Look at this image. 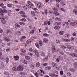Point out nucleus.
<instances>
[{
    "mask_svg": "<svg viewBox=\"0 0 77 77\" xmlns=\"http://www.w3.org/2000/svg\"><path fill=\"white\" fill-rule=\"evenodd\" d=\"M0 20H1L2 24H5L6 23V21L5 20V17H4V15H2L1 16L0 18Z\"/></svg>",
    "mask_w": 77,
    "mask_h": 77,
    "instance_id": "nucleus-1",
    "label": "nucleus"
},
{
    "mask_svg": "<svg viewBox=\"0 0 77 77\" xmlns=\"http://www.w3.org/2000/svg\"><path fill=\"white\" fill-rule=\"evenodd\" d=\"M24 69V67L21 66H19L17 68V70L18 71H22Z\"/></svg>",
    "mask_w": 77,
    "mask_h": 77,
    "instance_id": "nucleus-2",
    "label": "nucleus"
},
{
    "mask_svg": "<svg viewBox=\"0 0 77 77\" xmlns=\"http://www.w3.org/2000/svg\"><path fill=\"white\" fill-rule=\"evenodd\" d=\"M8 11L6 9H3V10H1L0 13L2 15V16L5 14V13H7Z\"/></svg>",
    "mask_w": 77,
    "mask_h": 77,
    "instance_id": "nucleus-3",
    "label": "nucleus"
},
{
    "mask_svg": "<svg viewBox=\"0 0 77 77\" xmlns=\"http://www.w3.org/2000/svg\"><path fill=\"white\" fill-rule=\"evenodd\" d=\"M70 55L71 56H72V57H77V54L75 53H71L70 54Z\"/></svg>",
    "mask_w": 77,
    "mask_h": 77,
    "instance_id": "nucleus-4",
    "label": "nucleus"
},
{
    "mask_svg": "<svg viewBox=\"0 0 77 77\" xmlns=\"http://www.w3.org/2000/svg\"><path fill=\"white\" fill-rule=\"evenodd\" d=\"M34 52L37 57H39V54L38 52L37 51H34Z\"/></svg>",
    "mask_w": 77,
    "mask_h": 77,
    "instance_id": "nucleus-5",
    "label": "nucleus"
},
{
    "mask_svg": "<svg viewBox=\"0 0 77 77\" xmlns=\"http://www.w3.org/2000/svg\"><path fill=\"white\" fill-rule=\"evenodd\" d=\"M52 51L53 53H54V52H55V51H56V48H55V46L54 45H53L52 46Z\"/></svg>",
    "mask_w": 77,
    "mask_h": 77,
    "instance_id": "nucleus-6",
    "label": "nucleus"
},
{
    "mask_svg": "<svg viewBox=\"0 0 77 77\" xmlns=\"http://www.w3.org/2000/svg\"><path fill=\"white\" fill-rule=\"evenodd\" d=\"M6 33L7 34V35L8 34V33H9V34H11V33H12V31H11V30L7 29L6 30Z\"/></svg>",
    "mask_w": 77,
    "mask_h": 77,
    "instance_id": "nucleus-7",
    "label": "nucleus"
},
{
    "mask_svg": "<svg viewBox=\"0 0 77 77\" xmlns=\"http://www.w3.org/2000/svg\"><path fill=\"white\" fill-rule=\"evenodd\" d=\"M32 39L30 38L26 42V43H27V44H30V43H31L32 42Z\"/></svg>",
    "mask_w": 77,
    "mask_h": 77,
    "instance_id": "nucleus-8",
    "label": "nucleus"
},
{
    "mask_svg": "<svg viewBox=\"0 0 77 77\" xmlns=\"http://www.w3.org/2000/svg\"><path fill=\"white\" fill-rule=\"evenodd\" d=\"M4 39L5 41H7V42H9V41H10V39L9 38L5 37L4 38Z\"/></svg>",
    "mask_w": 77,
    "mask_h": 77,
    "instance_id": "nucleus-9",
    "label": "nucleus"
},
{
    "mask_svg": "<svg viewBox=\"0 0 77 77\" xmlns=\"http://www.w3.org/2000/svg\"><path fill=\"white\" fill-rule=\"evenodd\" d=\"M16 34L17 35H18V36H20L21 35V33L20 31H17L16 32Z\"/></svg>",
    "mask_w": 77,
    "mask_h": 77,
    "instance_id": "nucleus-10",
    "label": "nucleus"
},
{
    "mask_svg": "<svg viewBox=\"0 0 77 77\" xmlns=\"http://www.w3.org/2000/svg\"><path fill=\"white\" fill-rule=\"evenodd\" d=\"M43 41L44 42L47 43L48 42V40L47 39L44 38L43 40Z\"/></svg>",
    "mask_w": 77,
    "mask_h": 77,
    "instance_id": "nucleus-11",
    "label": "nucleus"
},
{
    "mask_svg": "<svg viewBox=\"0 0 77 77\" xmlns=\"http://www.w3.org/2000/svg\"><path fill=\"white\" fill-rule=\"evenodd\" d=\"M74 47L73 46H68V49L69 50H72L74 48Z\"/></svg>",
    "mask_w": 77,
    "mask_h": 77,
    "instance_id": "nucleus-12",
    "label": "nucleus"
},
{
    "mask_svg": "<svg viewBox=\"0 0 77 77\" xmlns=\"http://www.w3.org/2000/svg\"><path fill=\"white\" fill-rule=\"evenodd\" d=\"M73 66L74 68H77V63L76 62H75L74 63Z\"/></svg>",
    "mask_w": 77,
    "mask_h": 77,
    "instance_id": "nucleus-13",
    "label": "nucleus"
},
{
    "mask_svg": "<svg viewBox=\"0 0 77 77\" xmlns=\"http://www.w3.org/2000/svg\"><path fill=\"white\" fill-rule=\"evenodd\" d=\"M15 26L17 28H20L21 27V26L17 23L15 24Z\"/></svg>",
    "mask_w": 77,
    "mask_h": 77,
    "instance_id": "nucleus-14",
    "label": "nucleus"
},
{
    "mask_svg": "<svg viewBox=\"0 0 77 77\" xmlns=\"http://www.w3.org/2000/svg\"><path fill=\"white\" fill-rule=\"evenodd\" d=\"M54 29H55V30H59V29H60V26H55L54 27Z\"/></svg>",
    "mask_w": 77,
    "mask_h": 77,
    "instance_id": "nucleus-15",
    "label": "nucleus"
},
{
    "mask_svg": "<svg viewBox=\"0 0 77 77\" xmlns=\"http://www.w3.org/2000/svg\"><path fill=\"white\" fill-rule=\"evenodd\" d=\"M38 8H41V3L40 2H38L37 4Z\"/></svg>",
    "mask_w": 77,
    "mask_h": 77,
    "instance_id": "nucleus-16",
    "label": "nucleus"
},
{
    "mask_svg": "<svg viewBox=\"0 0 77 77\" xmlns=\"http://www.w3.org/2000/svg\"><path fill=\"white\" fill-rule=\"evenodd\" d=\"M73 12H74V13H75V15H77V9H74L73 10Z\"/></svg>",
    "mask_w": 77,
    "mask_h": 77,
    "instance_id": "nucleus-17",
    "label": "nucleus"
},
{
    "mask_svg": "<svg viewBox=\"0 0 77 77\" xmlns=\"http://www.w3.org/2000/svg\"><path fill=\"white\" fill-rule=\"evenodd\" d=\"M31 14H32V16H35V13L33 11H31Z\"/></svg>",
    "mask_w": 77,
    "mask_h": 77,
    "instance_id": "nucleus-18",
    "label": "nucleus"
},
{
    "mask_svg": "<svg viewBox=\"0 0 77 77\" xmlns=\"http://www.w3.org/2000/svg\"><path fill=\"white\" fill-rule=\"evenodd\" d=\"M53 14H55V15H56V16L59 15V13H57V12H56V11H54V12Z\"/></svg>",
    "mask_w": 77,
    "mask_h": 77,
    "instance_id": "nucleus-19",
    "label": "nucleus"
},
{
    "mask_svg": "<svg viewBox=\"0 0 77 77\" xmlns=\"http://www.w3.org/2000/svg\"><path fill=\"white\" fill-rule=\"evenodd\" d=\"M70 70L72 72H75V69L73 68H70Z\"/></svg>",
    "mask_w": 77,
    "mask_h": 77,
    "instance_id": "nucleus-20",
    "label": "nucleus"
},
{
    "mask_svg": "<svg viewBox=\"0 0 77 77\" xmlns=\"http://www.w3.org/2000/svg\"><path fill=\"white\" fill-rule=\"evenodd\" d=\"M26 39V36H23L21 38V39H20V40L21 41H23V39Z\"/></svg>",
    "mask_w": 77,
    "mask_h": 77,
    "instance_id": "nucleus-21",
    "label": "nucleus"
},
{
    "mask_svg": "<svg viewBox=\"0 0 77 77\" xmlns=\"http://www.w3.org/2000/svg\"><path fill=\"white\" fill-rule=\"evenodd\" d=\"M25 59L28 60H30V57H29V56H25Z\"/></svg>",
    "mask_w": 77,
    "mask_h": 77,
    "instance_id": "nucleus-22",
    "label": "nucleus"
},
{
    "mask_svg": "<svg viewBox=\"0 0 77 77\" xmlns=\"http://www.w3.org/2000/svg\"><path fill=\"white\" fill-rule=\"evenodd\" d=\"M40 66V63L39 62L37 63L36 64V66L37 67H39V66Z\"/></svg>",
    "mask_w": 77,
    "mask_h": 77,
    "instance_id": "nucleus-23",
    "label": "nucleus"
},
{
    "mask_svg": "<svg viewBox=\"0 0 77 77\" xmlns=\"http://www.w3.org/2000/svg\"><path fill=\"white\" fill-rule=\"evenodd\" d=\"M59 34L60 35H63V31H61L59 32Z\"/></svg>",
    "mask_w": 77,
    "mask_h": 77,
    "instance_id": "nucleus-24",
    "label": "nucleus"
},
{
    "mask_svg": "<svg viewBox=\"0 0 77 77\" xmlns=\"http://www.w3.org/2000/svg\"><path fill=\"white\" fill-rule=\"evenodd\" d=\"M23 63H24V64H27V60L23 61Z\"/></svg>",
    "mask_w": 77,
    "mask_h": 77,
    "instance_id": "nucleus-25",
    "label": "nucleus"
},
{
    "mask_svg": "<svg viewBox=\"0 0 77 77\" xmlns=\"http://www.w3.org/2000/svg\"><path fill=\"white\" fill-rule=\"evenodd\" d=\"M19 24H20V25H22V26H24L25 23L24 22H19Z\"/></svg>",
    "mask_w": 77,
    "mask_h": 77,
    "instance_id": "nucleus-26",
    "label": "nucleus"
},
{
    "mask_svg": "<svg viewBox=\"0 0 77 77\" xmlns=\"http://www.w3.org/2000/svg\"><path fill=\"white\" fill-rule=\"evenodd\" d=\"M35 45L36 47H37V48H39V43H35Z\"/></svg>",
    "mask_w": 77,
    "mask_h": 77,
    "instance_id": "nucleus-27",
    "label": "nucleus"
},
{
    "mask_svg": "<svg viewBox=\"0 0 77 77\" xmlns=\"http://www.w3.org/2000/svg\"><path fill=\"white\" fill-rule=\"evenodd\" d=\"M39 44L41 45V46H42V45H43V43H42V42L41 41V40H40L39 41Z\"/></svg>",
    "mask_w": 77,
    "mask_h": 77,
    "instance_id": "nucleus-28",
    "label": "nucleus"
},
{
    "mask_svg": "<svg viewBox=\"0 0 77 77\" xmlns=\"http://www.w3.org/2000/svg\"><path fill=\"white\" fill-rule=\"evenodd\" d=\"M6 63H8V62H9V59L8 57H7L6 59Z\"/></svg>",
    "mask_w": 77,
    "mask_h": 77,
    "instance_id": "nucleus-29",
    "label": "nucleus"
},
{
    "mask_svg": "<svg viewBox=\"0 0 77 77\" xmlns=\"http://www.w3.org/2000/svg\"><path fill=\"white\" fill-rule=\"evenodd\" d=\"M19 14H25V12L24 11H20L19 12Z\"/></svg>",
    "mask_w": 77,
    "mask_h": 77,
    "instance_id": "nucleus-30",
    "label": "nucleus"
},
{
    "mask_svg": "<svg viewBox=\"0 0 77 77\" xmlns=\"http://www.w3.org/2000/svg\"><path fill=\"white\" fill-rule=\"evenodd\" d=\"M65 36L67 38H68L69 37V34H66L65 35Z\"/></svg>",
    "mask_w": 77,
    "mask_h": 77,
    "instance_id": "nucleus-31",
    "label": "nucleus"
},
{
    "mask_svg": "<svg viewBox=\"0 0 77 77\" xmlns=\"http://www.w3.org/2000/svg\"><path fill=\"white\" fill-rule=\"evenodd\" d=\"M45 69L47 70H49L50 69H51V67H50L48 66L47 67H45Z\"/></svg>",
    "mask_w": 77,
    "mask_h": 77,
    "instance_id": "nucleus-32",
    "label": "nucleus"
},
{
    "mask_svg": "<svg viewBox=\"0 0 77 77\" xmlns=\"http://www.w3.org/2000/svg\"><path fill=\"white\" fill-rule=\"evenodd\" d=\"M49 75L50 76H51V77H54V73H50Z\"/></svg>",
    "mask_w": 77,
    "mask_h": 77,
    "instance_id": "nucleus-33",
    "label": "nucleus"
},
{
    "mask_svg": "<svg viewBox=\"0 0 77 77\" xmlns=\"http://www.w3.org/2000/svg\"><path fill=\"white\" fill-rule=\"evenodd\" d=\"M52 65L54 67H55V68H56V64L54 63H52Z\"/></svg>",
    "mask_w": 77,
    "mask_h": 77,
    "instance_id": "nucleus-34",
    "label": "nucleus"
},
{
    "mask_svg": "<svg viewBox=\"0 0 77 77\" xmlns=\"http://www.w3.org/2000/svg\"><path fill=\"white\" fill-rule=\"evenodd\" d=\"M43 36H49V35L48 34H47L45 33L43 35Z\"/></svg>",
    "mask_w": 77,
    "mask_h": 77,
    "instance_id": "nucleus-35",
    "label": "nucleus"
},
{
    "mask_svg": "<svg viewBox=\"0 0 77 77\" xmlns=\"http://www.w3.org/2000/svg\"><path fill=\"white\" fill-rule=\"evenodd\" d=\"M14 57V59H19V56H15Z\"/></svg>",
    "mask_w": 77,
    "mask_h": 77,
    "instance_id": "nucleus-36",
    "label": "nucleus"
},
{
    "mask_svg": "<svg viewBox=\"0 0 77 77\" xmlns=\"http://www.w3.org/2000/svg\"><path fill=\"white\" fill-rule=\"evenodd\" d=\"M17 68L15 67H13V71H17Z\"/></svg>",
    "mask_w": 77,
    "mask_h": 77,
    "instance_id": "nucleus-37",
    "label": "nucleus"
},
{
    "mask_svg": "<svg viewBox=\"0 0 77 77\" xmlns=\"http://www.w3.org/2000/svg\"><path fill=\"white\" fill-rule=\"evenodd\" d=\"M61 48H62V49L64 50L65 49V48H66V47L65 46L63 45L61 47Z\"/></svg>",
    "mask_w": 77,
    "mask_h": 77,
    "instance_id": "nucleus-38",
    "label": "nucleus"
},
{
    "mask_svg": "<svg viewBox=\"0 0 77 77\" xmlns=\"http://www.w3.org/2000/svg\"><path fill=\"white\" fill-rule=\"evenodd\" d=\"M21 17H24V18H27V16H26L24 14L22 15Z\"/></svg>",
    "mask_w": 77,
    "mask_h": 77,
    "instance_id": "nucleus-39",
    "label": "nucleus"
},
{
    "mask_svg": "<svg viewBox=\"0 0 77 77\" xmlns=\"http://www.w3.org/2000/svg\"><path fill=\"white\" fill-rule=\"evenodd\" d=\"M41 56L42 57L45 56V53H44L42 52L41 54Z\"/></svg>",
    "mask_w": 77,
    "mask_h": 77,
    "instance_id": "nucleus-40",
    "label": "nucleus"
},
{
    "mask_svg": "<svg viewBox=\"0 0 77 77\" xmlns=\"http://www.w3.org/2000/svg\"><path fill=\"white\" fill-rule=\"evenodd\" d=\"M55 20L57 21H60V18L57 17L55 18Z\"/></svg>",
    "mask_w": 77,
    "mask_h": 77,
    "instance_id": "nucleus-41",
    "label": "nucleus"
},
{
    "mask_svg": "<svg viewBox=\"0 0 77 77\" xmlns=\"http://www.w3.org/2000/svg\"><path fill=\"white\" fill-rule=\"evenodd\" d=\"M20 21H26V19L23 18L20 20Z\"/></svg>",
    "mask_w": 77,
    "mask_h": 77,
    "instance_id": "nucleus-42",
    "label": "nucleus"
},
{
    "mask_svg": "<svg viewBox=\"0 0 77 77\" xmlns=\"http://www.w3.org/2000/svg\"><path fill=\"white\" fill-rule=\"evenodd\" d=\"M56 43H57H57H60V42L59 40H56Z\"/></svg>",
    "mask_w": 77,
    "mask_h": 77,
    "instance_id": "nucleus-43",
    "label": "nucleus"
},
{
    "mask_svg": "<svg viewBox=\"0 0 77 77\" xmlns=\"http://www.w3.org/2000/svg\"><path fill=\"white\" fill-rule=\"evenodd\" d=\"M65 41H66L67 42H68V41H70V40H69V39H64Z\"/></svg>",
    "mask_w": 77,
    "mask_h": 77,
    "instance_id": "nucleus-44",
    "label": "nucleus"
},
{
    "mask_svg": "<svg viewBox=\"0 0 77 77\" xmlns=\"http://www.w3.org/2000/svg\"><path fill=\"white\" fill-rule=\"evenodd\" d=\"M8 7H12V4H8Z\"/></svg>",
    "mask_w": 77,
    "mask_h": 77,
    "instance_id": "nucleus-45",
    "label": "nucleus"
},
{
    "mask_svg": "<svg viewBox=\"0 0 77 77\" xmlns=\"http://www.w3.org/2000/svg\"><path fill=\"white\" fill-rule=\"evenodd\" d=\"M35 75L36 76V77H38V76H39V74H38V73L37 72H36Z\"/></svg>",
    "mask_w": 77,
    "mask_h": 77,
    "instance_id": "nucleus-46",
    "label": "nucleus"
},
{
    "mask_svg": "<svg viewBox=\"0 0 77 77\" xmlns=\"http://www.w3.org/2000/svg\"><path fill=\"white\" fill-rule=\"evenodd\" d=\"M53 11H57V8H53Z\"/></svg>",
    "mask_w": 77,
    "mask_h": 77,
    "instance_id": "nucleus-47",
    "label": "nucleus"
},
{
    "mask_svg": "<svg viewBox=\"0 0 77 77\" xmlns=\"http://www.w3.org/2000/svg\"><path fill=\"white\" fill-rule=\"evenodd\" d=\"M60 74L61 75H63V71H61L60 72Z\"/></svg>",
    "mask_w": 77,
    "mask_h": 77,
    "instance_id": "nucleus-48",
    "label": "nucleus"
},
{
    "mask_svg": "<svg viewBox=\"0 0 77 77\" xmlns=\"http://www.w3.org/2000/svg\"><path fill=\"white\" fill-rule=\"evenodd\" d=\"M64 69L65 70V71H67V68H66V66H65L64 67Z\"/></svg>",
    "mask_w": 77,
    "mask_h": 77,
    "instance_id": "nucleus-49",
    "label": "nucleus"
},
{
    "mask_svg": "<svg viewBox=\"0 0 77 77\" xmlns=\"http://www.w3.org/2000/svg\"><path fill=\"white\" fill-rule=\"evenodd\" d=\"M61 24V23L60 22H57V26H59V25H60Z\"/></svg>",
    "mask_w": 77,
    "mask_h": 77,
    "instance_id": "nucleus-50",
    "label": "nucleus"
},
{
    "mask_svg": "<svg viewBox=\"0 0 77 77\" xmlns=\"http://www.w3.org/2000/svg\"><path fill=\"white\" fill-rule=\"evenodd\" d=\"M72 35H73V36H76V33H75V32H74L72 34Z\"/></svg>",
    "mask_w": 77,
    "mask_h": 77,
    "instance_id": "nucleus-51",
    "label": "nucleus"
},
{
    "mask_svg": "<svg viewBox=\"0 0 77 77\" xmlns=\"http://www.w3.org/2000/svg\"><path fill=\"white\" fill-rule=\"evenodd\" d=\"M34 32H35V30H33L31 32V33H32V34H33Z\"/></svg>",
    "mask_w": 77,
    "mask_h": 77,
    "instance_id": "nucleus-52",
    "label": "nucleus"
},
{
    "mask_svg": "<svg viewBox=\"0 0 77 77\" xmlns=\"http://www.w3.org/2000/svg\"><path fill=\"white\" fill-rule=\"evenodd\" d=\"M48 25H50V24H51V23L50 21H48Z\"/></svg>",
    "mask_w": 77,
    "mask_h": 77,
    "instance_id": "nucleus-53",
    "label": "nucleus"
},
{
    "mask_svg": "<svg viewBox=\"0 0 77 77\" xmlns=\"http://www.w3.org/2000/svg\"><path fill=\"white\" fill-rule=\"evenodd\" d=\"M3 29H0V33H3Z\"/></svg>",
    "mask_w": 77,
    "mask_h": 77,
    "instance_id": "nucleus-54",
    "label": "nucleus"
},
{
    "mask_svg": "<svg viewBox=\"0 0 77 77\" xmlns=\"http://www.w3.org/2000/svg\"><path fill=\"white\" fill-rule=\"evenodd\" d=\"M10 50L11 49H10V48H8V49H6V51H10Z\"/></svg>",
    "mask_w": 77,
    "mask_h": 77,
    "instance_id": "nucleus-55",
    "label": "nucleus"
},
{
    "mask_svg": "<svg viewBox=\"0 0 77 77\" xmlns=\"http://www.w3.org/2000/svg\"><path fill=\"white\" fill-rule=\"evenodd\" d=\"M60 0H57L56 2H57V3H59V2H60Z\"/></svg>",
    "mask_w": 77,
    "mask_h": 77,
    "instance_id": "nucleus-56",
    "label": "nucleus"
},
{
    "mask_svg": "<svg viewBox=\"0 0 77 77\" xmlns=\"http://www.w3.org/2000/svg\"><path fill=\"white\" fill-rule=\"evenodd\" d=\"M4 74H5L8 75V74H9V73L8 72H5Z\"/></svg>",
    "mask_w": 77,
    "mask_h": 77,
    "instance_id": "nucleus-57",
    "label": "nucleus"
},
{
    "mask_svg": "<svg viewBox=\"0 0 77 77\" xmlns=\"http://www.w3.org/2000/svg\"><path fill=\"white\" fill-rule=\"evenodd\" d=\"M74 38H73V37H72L71 38V41H74Z\"/></svg>",
    "mask_w": 77,
    "mask_h": 77,
    "instance_id": "nucleus-58",
    "label": "nucleus"
},
{
    "mask_svg": "<svg viewBox=\"0 0 77 77\" xmlns=\"http://www.w3.org/2000/svg\"><path fill=\"white\" fill-rule=\"evenodd\" d=\"M65 24H67V25H69V23H68V22H65Z\"/></svg>",
    "mask_w": 77,
    "mask_h": 77,
    "instance_id": "nucleus-59",
    "label": "nucleus"
},
{
    "mask_svg": "<svg viewBox=\"0 0 77 77\" xmlns=\"http://www.w3.org/2000/svg\"><path fill=\"white\" fill-rule=\"evenodd\" d=\"M4 5V4L3 3H1L0 4V6H3V5Z\"/></svg>",
    "mask_w": 77,
    "mask_h": 77,
    "instance_id": "nucleus-60",
    "label": "nucleus"
},
{
    "mask_svg": "<svg viewBox=\"0 0 77 77\" xmlns=\"http://www.w3.org/2000/svg\"><path fill=\"white\" fill-rule=\"evenodd\" d=\"M22 51H23V53H25L26 51V50L23 49L22 50Z\"/></svg>",
    "mask_w": 77,
    "mask_h": 77,
    "instance_id": "nucleus-61",
    "label": "nucleus"
},
{
    "mask_svg": "<svg viewBox=\"0 0 77 77\" xmlns=\"http://www.w3.org/2000/svg\"><path fill=\"white\" fill-rule=\"evenodd\" d=\"M74 53H77V50L75 49L74 50Z\"/></svg>",
    "mask_w": 77,
    "mask_h": 77,
    "instance_id": "nucleus-62",
    "label": "nucleus"
},
{
    "mask_svg": "<svg viewBox=\"0 0 77 77\" xmlns=\"http://www.w3.org/2000/svg\"><path fill=\"white\" fill-rule=\"evenodd\" d=\"M70 25L72 26H74V23H72L70 24Z\"/></svg>",
    "mask_w": 77,
    "mask_h": 77,
    "instance_id": "nucleus-63",
    "label": "nucleus"
},
{
    "mask_svg": "<svg viewBox=\"0 0 77 77\" xmlns=\"http://www.w3.org/2000/svg\"><path fill=\"white\" fill-rule=\"evenodd\" d=\"M15 10L16 11H20V8L16 9Z\"/></svg>",
    "mask_w": 77,
    "mask_h": 77,
    "instance_id": "nucleus-64",
    "label": "nucleus"
}]
</instances>
